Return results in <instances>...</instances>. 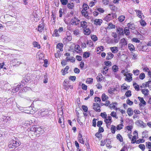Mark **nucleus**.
<instances>
[{
  "label": "nucleus",
  "mask_w": 151,
  "mask_h": 151,
  "mask_svg": "<svg viewBox=\"0 0 151 151\" xmlns=\"http://www.w3.org/2000/svg\"><path fill=\"white\" fill-rule=\"evenodd\" d=\"M139 100L140 102L141 103L139 104L140 109H142L141 107L142 106V104L145 105L146 104V102L144 100L143 98L140 97H138Z\"/></svg>",
  "instance_id": "obj_6"
},
{
  "label": "nucleus",
  "mask_w": 151,
  "mask_h": 151,
  "mask_svg": "<svg viewBox=\"0 0 151 151\" xmlns=\"http://www.w3.org/2000/svg\"><path fill=\"white\" fill-rule=\"evenodd\" d=\"M124 34L126 36H128L130 34L129 30L128 27H125L124 28Z\"/></svg>",
  "instance_id": "obj_22"
},
{
  "label": "nucleus",
  "mask_w": 151,
  "mask_h": 151,
  "mask_svg": "<svg viewBox=\"0 0 151 151\" xmlns=\"http://www.w3.org/2000/svg\"><path fill=\"white\" fill-rule=\"evenodd\" d=\"M132 40L133 42L137 43H139L140 41L139 40L135 37L133 38Z\"/></svg>",
  "instance_id": "obj_60"
},
{
  "label": "nucleus",
  "mask_w": 151,
  "mask_h": 151,
  "mask_svg": "<svg viewBox=\"0 0 151 151\" xmlns=\"http://www.w3.org/2000/svg\"><path fill=\"white\" fill-rule=\"evenodd\" d=\"M112 69L114 72L116 73L118 71L119 68L116 65H114L112 66Z\"/></svg>",
  "instance_id": "obj_24"
},
{
  "label": "nucleus",
  "mask_w": 151,
  "mask_h": 151,
  "mask_svg": "<svg viewBox=\"0 0 151 151\" xmlns=\"http://www.w3.org/2000/svg\"><path fill=\"white\" fill-rule=\"evenodd\" d=\"M115 25L111 23H110L108 24L107 28L109 29H113L115 28Z\"/></svg>",
  "instance_id": "obj_36"
},
{
  "label": "nucleus",
  "mask_w": 151,
  "mask_h": 151,
  "mask_svg": "<svg viewBox=\"0 0 151 151\" xmlns=\"http://www.w3.org/2000/svg\"><path fill=\"white\" fill-rule=\"evenodd\" d=\"M126 86H122L121 87V90L124 91L125 90H128L129 89V86H127V85L126 84Z\"/></svg>",
  "instance_id": "obj_32"
},
{
  "label": "nucleus",
  "mask_w": 151,
  "mask_h": 151,
  "mask_svg": "<svg viewBox=\"0 0 151 151\" xmlns=\"http://www.w3.org/2000/svg\"><path fill=\"white\" fill-rule=\"evenodd\" d=\"M103 21L101 19H96L94 20L95 24L96 25H100L102 23Z\"/></svg>",
  "instance_id": "obj_15"
},
{
  "label": "nucleus",
  "mask_w": 151,
  "mask_h": 151,
  "mask_svg": "<svg viewBox=\"0 0 151 151\" xmlns=\"http://www.w3.org/2000/svg\"><path fill=\"white\" fill-rule=\"evenodd\" d=\"M127 113L129 116H132L133 114V111L132 108H129L127 110Z\"/></svg>",
  "instance_id": "obj_18"
},
{
  "label": "nucleus",
  "mask_w": 151,
  "mask_h": 151,
  "mask_svg": "<svg viewBox=\"0 0 151 151\" xmlns=\"http://www.w3.org/2000/svg\"><path fill=\"white\" fill-rule=\"evenodd\" d=\"M120 43L122 44V46H125L127 45V41L124 38L121 39L120 41Z\"/></svg>",
  "instance_id": "obj_19"
},
{
  "label": "nucleus",
  "mask_w": 151,
  "mask_h": 151,
  "mask_svg": "<svg viewBox=\"0 0 151 151\" xmlns=\"http://www.w3.org/2000/svg\"><path fill=\"white\" fill-rule=\"evenodd\" d=\"M112 36L114 38L111 39L109 43L112 44L118 43L120 39V37L119 36L117 33L115 32H112Z\"/></svg>",
  "instance_id": "obj_2"
},
{
  "label": "nucleus",
  "mask_w": 151,
  "mask_h": 151,
  "mask_svg": "<svg viewBox=\"0 0 151 151\" xmlns=\"http://www.w3.org/2000/svg\"><path fill=\"white\" fill-rule=\"evenodd\" d=\"M110 49L113 53H116L118 51V47H111Z\"/></svg>",
  "instance_id": "obj_17"
},
{
  "label": "nucleus",
  "mask_w": 151,
  "mask_h": 151,
  "mask_svg": "<svg viewBox=\"0 0 151 151\" xmlns=\"http://www.w3.org/2000/svg\"><path fill=\"white\" fill-rule=\"evenodd\" d=\"M68 83H63V88L66 91H67L69 88L68 87Z\"/></svg>",
  "instance_id": "obj_31"
},
{
  "label": "nucleus",
  "mask_w": 151,
  "mask_h": 151,
  "mask_svg": "<svg viewBox=\"0 0 151 151\" xmlns=\"http://www.w3.org/2000/svg\"><path fill=\"white\" fill-rule=\"evenodd\" d=\"M91 39L93 41L95 42L97 40V37L95 35H92L91 36Z\"/></svg>",
  "instance_id": "obj_46"
},
{
  "label": "nucleus",
  "mask_w": 151,
  "mask_h": 151,
  "mask_svg": "<svg viewBox=\"0 0 151 151\" xmlns=\"http://www.w3.org/2000/svg\"><path fill=\"white\" fill-rule=\"evenodd\" d=\"M69 79L71 81H74L76 79V77L75 76H70L69 78Z\"/></svg>",
  "instance_id": "obj_53"
},
{
  "label": "nucleus",
  "mask_w": 151,
  "mask_h": 151,
  "mask_svg": "<svg viewBox=\"0 0 151 151\" xmlns=\"http://www.w3.org/2000/svg\"><path fill=\"white\" fill-rule=\"evenodd\" d=\"M33 45L34 47H37L38 48H40V45L38 44V43L36 41L33 42Z\"/></svg>",
  "instance_id": "obj_38"
},
{
  "label": "nucleus",
  "mask_w": 151,
  "mask_h": 151,
  "mask_svg": "<svg viewBox=\"0 0 151 151\" xmlns=\"http://www.w3.org/2000/svg\"><path fill=\"white\" fill-rule=\"evenodd\" d=\"M30 80V78L29 76H27L24 78L21 82V83L23 85V86L27 84V83Z\"/></svg>",
  "instance_id": "obj_3"
},
{
  "label": "nucleus",
  "mask_w": 151,
  "mask_h": 151,
  "mask_svg": "<svg viewBox=\"0 0 151 151\" xmlns=\"http://www.w3.org/2000/svg\"><path fill=\"white\" fill-rule=\"evenodd\" d=\"M114 55L111 52H109L107 54L106 59V60H110L113 57Z\"/></svg>",
  "instance_id": "obj_14"
},
{
  "label": "nucleus",
  "mask_w": 151,
  "mask_h": 151,
  "mask_svg": "<svg viewBox=\"0 0 151 151\" xmlns=\"http://www.w3.org/2000/svg\"><path fill=\"white\" fill-rule=\"evenodd\" d=\"M104 104L102 103H100L99 104L98 103H94L93 104V107L97 106V108L100 107L101 106L104 105Z\"/></svg>",
  "instance_id": "obj_27"
},
{
  "label": "nucleus",
  "mask_w": 151,
  "mask_h": 151,
  "mask_svg": "<svg viewBox=\"0 0 151 151\" xmlns=\"http://www.w3.org/2000/svg\"><path fill=\"white\" fill-rule=\"evenodd\" d=\"M43 131L42 130V128L40 127H36V129L35 134H42L43 133Z\"/></svg>",
  "instance_id": "obj_13"
},
{
  "label": "nucleus",
  "mask_w": 151,
  "mask_h": 151,
  "mask_svg": "<svg viewBox=\"0 0 151 151\" xmlns=\"http://www.w3.org/2000/svg\"><path fill=\"white\" fill-rule=\"evenodd\" d=\"M111 116L114 117H115L117 118L118 117H116V113L114 111H112L111 113Z\"/></svg>",
  "instance_id": "obj_64"
},
{
  "label": "nucleus",
  "mask_w": 151,
  "mask_h": 151,
  "mask_svg": "<svg viewBox=\"0 0 151 151\" xmlns=\"http://www.w3.org/2000/svg\"><path fill=\"white\" fill-rule=\"evenodd\" d=\"M41 114L43 116L50 115L49 111L47 109H45V110L43 109L41 110Z\"/></svg>",
  "instance_id": "obj_8"
},
{
  "label": "nucleus",
  "mask_w": 151,
  "mask_h": 151,
  "mask_svg": "<svg viewBox=\"0 0 151 151\" xmlns=\"http://www.w3.org/2000/svg\"><path fill=\"white\" fill-rule=\"evenodd\" d=\"M125 18V17L124 16L121 15L119 17V22H122L124 20Z\"/></svg>",
  "instance_id": "obj_41"
},
{
  "label": "nucleus",
  "mask_w": 151,
  "mask_h": 151,
  "mask_svg": "<svg viewBox=\"0 0 151 151\" xmlns=\"http://www.w3.org/2000/svg\"><path fill=\"white\" fill-rule=\"evenodd\" d=\"M123 123L121 124H119V125H117L116 127V129L117 130H120L121 129H122L123 128Z\"/></svg>",
  "instance_id": "obj_37"
},
{
  "label": "nucleus",
  "mask_w": 151,
  "mask_h": 151,
  "mask_svg": "<svg viewBox=\"0 0 151 151\" xmlns=\"http://www.w3.org/2000/svg\"><path fill=\"white\" fill-rule=\"evenodd\" d=\"M81 26L82 27L83 29L86 28L87 27V22L85 21H83L81 22Z\"/></svg>",
  "instance_id": "obj_20"
},
{
  "label": "nucleus",
  "mask_w": 151,
  "mask_h": 151,
  "mask_svg": "<svg viewBox=\"0 0 151 151\" xmlns=\"http://www.w3.org/2000/svg\"><path fill=\"white\" fill-rule=\"evenodd\" d=\"M83 31L84 34L86 35H90L91 32L90 29L88 28H86L83 29Z\"/></svg>",
  "instance_id": "obj_21"
},
{
  "label": "nucleus",
  "mask_w": 151,
  "mask_h": 151,
  "mask_svg": "<svg viewBox=\"0 0 151 151\" xmlns=\"http://www.w3.org/2000/svg\"><path fill=\"white\" fill-rule=\"evenodd\" d=\"M82 7L83 9V10L84 11H86L89 8L88 5L86 4H83Z\"/></svg>",
  "instance_id": "obj_35"
},
{
  "label": "nucleus",
  "mask_w": 151,
  "mask_h": 151,
  "mask_svg": "<svg viewBox=\"0 0 151 151\" xmlns=\"http://www.w3.org/2000/svg\"><path fill=\"white\" fill-rule=\"evenodd\" d=\"M116 32L119 36H124V29L123 28L120 27H118L116 29Z\"/></svg>",
  "instance_id": "obj_4"
},
{
  "label": "nucleus",
  "mask_w": 151,
  "mask_h": 151,
  "mask_svg": "<svg viewBox=\"0 0 151 151\" xmlns=\"http://www.w3.org/2000/svg\"><path fill=\"white\" fill-rule=\"evenodd\" d=\"M90 54L89 52H84L83 57L85 58L89 57L90 56Z\"/></svg>",
  "instance_id": "obj_29"
},
{
  "label": "nucleus",
  "mask_w": 151,
  "mask_h": 151,
  "mask_svg": "<svg viewBox=\"0 0 151 151\" xmlns=\"http://www.w3.org/2000/svg\"><path fill=\"white\" fill-rule=\"evenodd\" d=\"M109 99V97L106 96L105 93H103L101 96V99L103 101H105L106 100H107Z\"/></svg>",
  "instance_id": "obj_25"
},
{
  "label": "nucleus",
  "mask_w": 151,
  "mask_h": 151,
  "mask_svg": "<svg viewBox=\"0 0 151 151\" xmlns=\"http://www.w3.org/2000/svg\"><path fill=\"white\" fill-rule=\"evenodd\" d=\"M116 138L119 140L120 142H122L123 139L121 135L119 134H117L116 136Z\"/></svg>",
  "instance_id": "obj_30"
},
{
  "label": "nucleus",
  "mask_w": 151,
  "mask_h": 151,
  "mask_svg": "<svg viewBox=\"0 0 151 151\" xmlns=\"http://www.w3.org/2000/svg\"><path fill=\"white\" fill-rule=\"evenodd\" d=\"M145 140L143 139H139L136 141L135 143L136 144H139L140 143H143L144 142Z\"/></svg>",
  "instance_id": "obj_55"
},
{
  "label": "nucleus",
  "mask_w": 151,
  "mask_h": 151,
  "mask_svg": "<svg viewBox=\"0 0 151 151\" xmlns=\"http://www.w3.org/2000/svg\"><path fill=\"white\" fill-rule=\"evenodd\" d=\"M113 14H108L104 19V20L108 22L112 20L114 17Z\"/></svg>",
  "instance_id": "obj_5"
},
{
  "label": "nucleus",
  "mask_w": 151,
  "mask_h": 151,
  "mask_svg": "<svg viewBox=\"0 0 151 151\" xmlns=\"http://www.w3.org/2000/svg\"><path fill=\"white\" fill-rule=\"evenodd\" d=\"M62 4L63 5H65L67 4L68 2V0H60Z\"/></svg>",
  "instance_id": "obj_44"
},
{
  "label": "nucleus",
  "mask_w": 151,
  "mask_h": 151,
  "mask_svg": "<svg viewBox=\"0 0 151 151\" xmlns=\"http://www.w3.org/2000/svg\"><path fill=\"white\" fill-rule=\"evenodd\" d=\"M44 24L42 23L38 26V31L40 32H42L44 30Z\"/></svg>",
  "instance_id": "obj_11"
},
{
  "label": "nucleus",
  "mask_w": 151,
  "mask_h": 151,
  "mask_svg": "<svg viewBox=\"0 0 151 151\" xmlns=\"http://www.w3.org/2000/svg\"><path fill=\"white\" fill-rule=\"evenodd\" d=\"M132 75L131 73H128L126 75V78L128 81L130 82L132 80Z\"/></svg>",
  "instance_id": "obj_16"
},
{
  "label": "nucleus",
  "mask_w": 151,
  "mask_h": 151,
  "mask_svg": "<svg viewBox=\"0 0 151 151\" xmlns=\"http://www.w3.org/2000/svg\"><path fill=\"white\" fill-rule=\"evenodd\" d=\"M125 95L127 97L130 96L132 95L131 91L130 90H128L125 93Z\"/></svg>",
  "instance_id": "obj_43"
},
{
  "label": "nucleus",
  "mask_w": 151,
  "mask_h": 151,
  "mask_svg": "<svg viewBox=\"0 0 151 151\" xmlns=\"http://www.w3.org/2000/svg\"><path fill=\"white\" fill-rule=\"evenodd\" d=\"M78 141L80 143L84 144V140L83 138V136L81 134L80 132L79 133L78 137Z\"/></svg>",
  "instance_id": "obj_9"
},
{
  "label": "nucleus",
  "mask_w": 151,
  "mask_h": 151,
  "mask_svg": "<svg viewBox=\"0 0 151 151\" xmlns=\"http://www.w3.org/2000/svg\"><path fill=\"white\" fill-rule=\"evenodd\" d=\"M93 79L92 78H87L86 82L88 83H91L93 82Z\"/></svg>",
  "instance_id": "obj_56"
},
{
  "label": "nucleus",
  "mask_w": 151,
  "mask_h": 151,
  "mask_svg": "<svg viewBox=\"0 0 151 151\" xmlns=\"http://www.w3.org/2000/svg\"><path fill=\"white\" fill-rule=\"evenodd\" d=\"M140 24L142 26H145L146 25V23L144 20L142 19L140 21Z\"/></svg>",
  "instance_id": "obj_57"
},
{
  "label": "nucleus",
  "mask_w": 151,
  "mask_h": 151,
  "mask_svg": "<svg viewBox=\"0 0 151 151\" xmlns=\"http://www.w3.org/2000/svg\"><path fill=\"white\" fill-rule=\"evenodd\" d=\"M101 116L102 117V118H104L105 119L107 117V115L106 114V112H104L103 113H101Z\"/></svg>",
  "instance_id": "obj_63"
},
{
  "label": "nucleus",
  "mask_w": 151,
  "mask_h": 151,
  "mask_svg": "<svg viewBox=\"0 0 151 151\" xmlns=\"http://www.w3.org/2000/svg\"><path fill=\"white\" fill-rule=\"evenodd\" d=\"M129 29H130L132 30H134V29L135 27L134 25V24H132L131 23H128L127 25Z\"/></svg>",
  "instance_id": "obj_26"
},
{
  "label": "nucleus",
  "mask_w": 151,
  "mask_h": 151,
  "mask_svg": "<svg viewBox=\"0 0 151 151\" xmlns=\"http://www.w3.org/2000/svg\"><path fill=\"white\" fill-rule=\"evenodd\" d=\"M75 51L77 53H81L82 52V50L80 47V46L78 45H76L75 46Z\"/></svg>",
  "instance_id": "obj_12"
},
{
  "label": "nucleus",
  "mask_w": 151,
  "mask_h": 151,
  "mask_svg": "<svg viewBox=\"0 0 151 151\" xmlns=\"http://www.w3.org/2000/svg\"><path fill=\"white\" fill-rule=\"evenodd\" d=\"M69 68V67L68 66H66L65 68L61 70L62 74L63 75H65L66 73L68 72H67Z\"/></svg>",
  "instance_id": "obj_10"
},
{
  "label": "nucleus",
  "mask_w": 151,
  "mask_h": 151,
  "mask_svg": "<svg viewBox=\"0 0 151 151\" xmlns=\"http://www.w3.org/2000/svg\"><path fill=\"white\" fill-rule=\"evenodd\" d=\"M133 85L134 87V88L137 91H139L140 90L139 88V86L138 85L137 83H133Z\"/></svg>",
  "instance_id": "obj_42"
},
{
  "label": "nucleus",
  "mask_w": 151,
  "mask_h": 151,
  "mask_svg": "<svg viewBox=\"0 0 151 151\" xmlns=\"http://www.w3.org/2000/svg\"><path fill=\"white\" fill-rule=\"evenodd\" d=\"M82 108L85 112H86L88 111V108L85 105H82Z\"/></svg>",
  "instance_id": "obj_49"
},
{
  "label": "nucleus",
  "mask_w": 151,
  "mask_h": 151,
  "mask_svg": "<svg viewBox=\"0 0 151 151\" xmlns=\"http://www.w3.org/2000/svg\"><path fill=\"white\" fill-rule=\"evenodd\" d=\"M23 86V85H22L21 83L18 84L17 87L15 88H13L12 89V92L13 93H15L18 91Z\"/></svg>",
  "instance_id": "obj_7"
},
{
  "label": "nucleus",
  "mask_w": 151,
  "mask_h": 151,
  "mask_svg": "<svg viewBox=\"0 0 151 151\" xmlns=\"http://www.w3.org/2000/svg\"><path fill=\"white\" fill-rule=\"evenodd\" d=\"M142 92L145 96H147L148 94L149 91L147 89H144L142 90Z\"/></svg>",
  "instance_id": "obj_28"
},
{
  "label": "nucleus",
  "mask_w": 151,
  "mask_h": 151,
  "mask_svg": "<svg viewBox=\"0 0 151 151\" xmlns=\"http://www.w3.org/2000/svg\"><path fill=\"white\" fill-rule=\"evenodd\" d=\"M58 30L55 29L54 30L52 35L53 36L58 37L59 36V35L58 33Z\"/></svg>",
  "instance_id": "obj_34"
},
{
  "label": "nucleus",
  "mask_w": 151,
  "mask_h": 151,
  "mask_svg": "<svg viewBox=\"0 0 151 151\" xmlns=\"http://www.w3.org/2000/svg\"><path fill=\"white\" fill-rule=\"evenodd\" d=\"M81 87L82 88L83 90H84L85 91L87 90V86L85 84L82 83V84Z\"/></svg>",
  "instance_id": "obj_62"
},
{
  "label": "nucleus",
  "mask_w": 151,
  "mask_h": 151,
  "mask_svg": "<svg viewBox=\"0 0 151 151\" xmlns=\"http://www.w3.org/2000/svg\"><path fill=\"white\" fill-rule=\"evenodd\" d=\"M18 138H16V140H11L8 144V147L9 148H15L18 147L21 144L20 142L19 141H17Z\"/></svg>",
  "instance_id": "obj_1"
},
{
  "label": "nucleus",
  "mask_w": 151,
  "mask_h": 151,
  "mask_svg": "<svg viewBox=\"0 0 151 151\" xmlns=\"http://www.w3.org/2000/svg\"><path fill=\"white\" fill-rule=\"evenodd\" d=\"M128 48L130 51H133L134 50V46L131 44H128Z\"/></svg>",
  "instance_id": "obj_33"
},
{
  "label": "nucleus",
  "mask_w": 151,
  "mask_h": 151,
  "mask_svg": "<svg viewBox=\"0 0 151 151\" xmlns=\"http://www.w3.org/2000/svg\"><path fill=\"white\" fill-rule=\"evenodd\" d=\"M139 147L141 149L142 151H144L145 149V146L144 144H140L139 145Z\"/></svg>",
  "instance_id": "obj_50"
},
{
  "label": "nucleus",
  "mask_w": 151,
  "mask_h": 151,
  "mask_svg": "<svg viewBox=\"0 0 151 151\" xmlns=\"http://www.w3.org/2000/svg\"><path fill=\"white\" fill-rule=\"evenodd\" d=\"M63 44L62 43H58L57 45L56 48L59 49L60 51H63Z\"/></svg>",
  "instance_id": "obj_23"
},
{
  "label": "nucleus",
  "mask_w": 151,
  "mask_h": 151,
  "mask_svg": "<svg viewBox=\"0 0 151 151\" xmlns=\"http://www.w3.org/2000/svg\"><path fill=\"white\" fill-rule=\"evenodd\" d=\"M76 18L74 17V18L72 19L71 21V24L73 25L75 24V25H77V24L76 23Z\"/></svg>",
  "instance_id": "obj_51"
},
{
  "label": "nucleus",
  "mask_w": 151,
  "mask_h": 151,
  "mask_svg": "<svg viewBox=\"0 0 151 151\" xmlns=\"http://www.w3.org/2000/svg\"><path fill=\"white\" fill-rule=\"evenodd\" d=\"M104 64L106 66H110L111 65V63L110 61H107L104 62Z\"/></svg>",
  "instance_id": "obj_40"
},
{
  "label": "nucleus",
  "mask_w": 151,
  "mask_h": 151,
  "mask_svg": "<svg viewBox=\"0 0 151 151\" xmlns=\"http://www.w3.org/2000/svg\"><path fill=\"white\" fill-rule=\"evenodd\" d=\"M116 90V88H112L109 89L108 90V91L109 93L110 94H112Z\"/></svg>",
  "instance_id": "obj_54"
},
{
  "label": "nucleus",
  "mask_w": 151,
  "mask_h": 151,
  "mask_svg": "<svg viewBox=\"0 0 151 151\" xmlns=\"http://www.w3.org/2000/svg\"><path fill=\"white\" fill-rule=\"evenodd\" d=\"M96 119L94 118L92 120V126L94 127H96Z\"/></svg>",
  "instance_id": "obj_61"
},
{
  "label": "nucleus",
  "mask_w": 151,
  "mask_h": 151,
  "mask_svg": "<svg viewBox=\"0 0 151 151\" xmlns=\"http://www.w3.org/2000/svg\"><path fill=\"white\" fill-rule=\"evenodd\" d=\"M111 130L113 134H114L116 131V127L114 125H112L111 128Z\"/></svg>",
  "instance_id": "obj_39"
},
{
  "label": "nucleus",
  "mask_w": 151,
  "mask_h": 151,
  "mask_svg": "<svg viewBox=\"0 0 151 151\" xmlns=\"http://www.w3.org/2000/svg\"><path fill=\"white\" fill-rule=\"evenodd\" d=\"M24 92H22L21 90H20L19 91V92L18 93V94L19 96H20V97L22 98H25L26 97L24 95Z\"/></svg>",
  "instance_id": "obj_48"
},
{
  "label": "nucleus",
  "mask_w": 151,
  "mask_h": 151,
  "mask_svg": "<svg viewBox=\"0 0 151 151\" xmlns=\"http://www.w3.org/2000/svg\"><path fill=\"white\" fill-rule=\"evenodd\" d=\"M139 70L137 69L136 70H133V73L134 75L137 76L139 74Z\"/></svg>",
  "instance_id": "obj_52"
},
{
  "label": "nucleus",
  "mask_w": 151,
  "mask_h": 151,
  "mask_svg": "<svg viewBox=\"0 0 151 151\" xmlns=\"http://www.w3.org/2000/svg\"><path fill=\"white\" fill-rule=\"evenodd\" d=\"M126 102L129 105H132L133 104V102L132 101H130V100L129 99H128L127 100Z\"/></svg>",
  "instance_id": "obj_58"
},
{
  "label": "nucleus",
  "mask_w": 151,
  "mask_h": 151,
  "mask_svg": "<svg viewBox=\"0 0 151 151\" xmlns=\"http://www.w3.org/2000/svg\"><path fill=\"white\" fill-rule=\"evenodd\" d=\"M139 77L141 79H143L145 77V73H141L139 75Z\"/></svg>",
  "instance_id": "obj_47"
},
{
  "label": "nucleus",
  "mask_w": 151,
  "mask_h": 151,
  "mask_svg": "<svg viewBox=\"0 0 151 151\" xmlns=\"http://www.w3.org/2000/svg\"><path fill=\"white\" fill-rule=\"evenodd\" d=\"M67 40L68 42L71 41L72 40V37L70 36H67L65 38L63 39V40Z\"/></svg>",
  "instance_id": "obj_59"
},
{
  "label": "nucleus",
  "mask_w": 151,
  "mask_h": 151,
  "mask_svg": "<svg viewBox=\"0 0 151 151\" xmlns=\"http://www.w3.org/2000/svg\"><path fill=\"white\" fill-rule=\"evenodd\" d=\"M146 146L149 149H151V143L149 142H146Z\"/></svg>",
  "instance_id": "obj_45"
}]
</instances>
